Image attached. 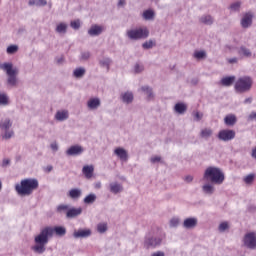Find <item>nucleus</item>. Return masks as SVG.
<instances>
[{"label":"nucleus","instance_id":"f257e3e1","mask_svg":"<svg viewBox=\"0 0 256 256\" xmlns=\"http://www.w3.org/2000/svg\"><path fill=\"white\" fill-rule=\"evenodd\" d=\"M53 235H56L57 237H65V235H67V228L64 226L44 227L40 233L35 236V245L32 246V251H34V253H38V255H43V253L47 251L45 245L49 243V239H51Z\"/></svg>","mask_w":256,"mask_h":256},{"label":"nucleus","instance_id":"a211bd4d","mask_svg":"<svg viewBox=\"0 0 256 256\" xmlns=\"http://www.w3.org/2000/svg\"><path fill=\"white\" fill-rule=\"evenodd\" d=\"M198 220L195 217L186 218L183 222L184 229H195L197 227Z\"/></svg>","mask_w":256,"mask_h":256},{"label":"nucleus","instance_id":"4be33fe9","mask_svg":"<svg viewBox=\"0 0 256 256\" xmlns=\"http://www.w3.org/2000/svg\"><path fill=\"white\" fill-rule=\"evenodd\" d=\"M199 23L202 25H208L211 26L213 23H215V18L209 14H204L199 18Z\"/></svg>","mask_w":256,"mask_h":256},{"label":"nucleus","instance_id":"423d86ee","mask_svg":"<svg viewBox=\"0 0 256 256\" xmlns=\"http://www.w3.org/2000/svg\"><path fill=\"white\" fill-rule=\"evenodd\" d=\"M126 37L130 41H141V39H147L149 37V30L147 28H134L126 31Z\"/></svg>","mask_w":256,"mask_h":256},{"label":"nucleus","instance_id":"49530a36","mask_svg":"<svg viewBox=\"0 0 256 256\" xmlns=\"http://www.w3.org/2000/svg\"><path fill=\"white\" fill-rule=\"evenodd\" d=\"M244 183H246V185H251V183H253V181H255V174H249L246 177H244L243 179Z\"/></svg>","mask_w":256,"mask_h":256},{"label":"nucleus","instance_id":"473e14b6","mask_svg":"<svg viewBox=\"0 0 256 256\" xmlns=\"http://www.w3.org/2000/svg\"><path fill=\"white\" fill-rule=\"evenodd\" d=\"M142 17L146 21H152V19H155V11H153L152 9H148L143 12Z\"/></svg>","mask_w":256,"mask_h":256},{"label":"nucleus","instance_id":"6e6552de","mask_svg":"<svg viewBox=\"0 0 256 256\" xmlns=\"http://www.w3.org/2000/svg\"><path fill=\"white\" fill-rule=\"evenodd\" d=\"M163 243V239L158 236H146L144 240V247L146 249H156Z\"/></svg>","mask_w":256,"mask_h":256},{"label":"nucleus","instance_id":"20e7f679","mask_svg":"<svg viewBox=\"0 0 256 256\" xmlns=\"http://www.w3.org/2000/svg\"><path fill=\"white\" fill-rule=\"evenodd\" d=\"M1 67L7 75L6 85L8 89H15V87L19 85V79H17L19 69L17 67H13V63L11 62L3 63Z\"/></svg>","mask_w":256,"mask_h":256},{"label":"nucleus","instance_id":"e2e57ef3","mask_svg":"<svg viewBox=\"0 0 256 256\" xmlns=\"http://www.w3.org/2000/svg\"><path fill=\"white\" fill-rule=\"evenodd\" d=\"M253 103V98L249 97L244 100V105H251Z\"/></svg>","mask_w":256,"mask_h":256},{"label":"nucleus","instance_id":"b1692460","mask_svg":"<svg viewBox=\"0 0 256 256\" xmlns=\"http://www.w3.org/2000/svg\"><path fill=\"white\" fill-rule=\"evenodd\" d=\"M235 76H226L223 77L220 80V85H222V87H231V85H233L235 83Z\"/></svg>","mask_w":256,"mask_h":256},{"label":"nucleus","instance_id":"37998d69","mask_svg":"<svg viewBox=\"0 0 256 256\" xmlns=\"http://www.w3.org/2000/svg\"><path fill=\"white\" fill-rule=\"evenodd\" d=\"M193 57H194L195 59H199V60L205 59V57H207V52H205V51H203V50H201V51H196V52H194Z\"/></svg>","mask_w":256,"mask_h":256},{"label":"nucleus","instance_id":"864d4df0","mask_svg":"<svg viewBox=\"0 0 256 256\" xmlns=\"http://www.w3.org/2000/svg\"><path fill=\"white\" fill-rule=\"evenodd\" d=\"M202 119H203V113L196 112V113L194 114V121L199 122V121H201Z\"/></svg>","mask_w":256,"mask_h":256},{"label":"nucleus","instance_id":"69168bd1","mask_svg":"<svg viewBox=\"0 0 256 256\" xmlns=\"http://www.w3.org/2000/svg\"><path fill=\"white\" fill-rule=\"evenodd\" d=\"M125 5H127V2L125 0L118 1V7H125Z\"/></svg>","mask_w":256,"mask_h":256},{"label":"nucleus","instance_id":"052dcab7","mask_svg":"<svg viewBox=\"0 0 256 256\" xmlns=\"http://www.w3.org/2000/svg\"><path fill=\"white\" fill-rule=\"evenodd\" d=\"M228 63H230V65H233L235 63H238L239 59L237 57H234V58H230L227 60Z\"/></svg>","mask_w":256,"mask_h":256},{"label":"nucleus","instance_id":"2f4dec72","mask_svg":"<svg viewBox=\"0 0 256 256\" xmlns=\"http://www.w3.org/2000/svg\"><path fill=\"white\" fill-rule=\"evenodd\" d=\"M13 129V121L10 118H6L1 124V131Z\"/></svg>","mask_w":256,"mask_h":256},{"label":"nucleus","instance_id":"f8f14e48","mask_svg":"<svg viewBox=\"0 0 256 256\" xmlns=\"http://www.w3.org/2000/svg\"><path fill=\"white\" fill-rule=\"evenodd\" d=\"M105 31V28L101 25L93 24L89 29H88V35L90 37H99Z\"/></svg>","mask_w":256,"mask_h":256},{"label":"nucleus","instance_id":"4468645a","mask_svg":"<svg viewBox=\"0 0 256 256\" xmlns=\"http://www.w3.org/2000/svg\"><path fill=\"white\" fill-rule=\"evenodd\" d=\"M120 99L122 103H125V105H131L135 99V96L133 95V92L127 91L120 95Z\"/></svg>","mask_w":256,"mask_h":256},{"label":"nucleus","instance_id":"c756f323","mask_svg":"<svg viewBox=\"0 0 256 256\" xmlns=\"http://www.w3.org/2000/svg\"><path fill=\"white\" fill-rule=\"evenodd\" d=\"M85 73H86L85 68L79 67L73 71V77H75L76 79H83V77H85Z\"/></svg>","mask_w":256,"mask_h":256},{"label":"nucleus","instance_id":"0e129e2a","mask_svg":"<svg viewBox=\"0 0 256 256\" xmlns=\"http://www.w3.org/2000/svg\"><path fill=\"white\" fill-rule=\"evenodd\" d=\"M151 256H165V252H163V251H157V252L152 253Z\"/></svg>","mask_w":256,"mask_h":256},{"label":"nucleus","instance_id":"bf43d9fd","mask_svg":"<svg viewBox=\"0 0 256 256\" xmlns=\"http://www.w3.org/2000/svg\"><path fill=\"white\" fill-rule=\"evenodd\" d=\"M65 62V57H58V58H56V63L58 64V65H63V63Z\"/></svg>","mask_w":256,"mask_h":256},{"label":"nucleus","instance_id":"f3484780","mask_svg":"<svg viewBox=\"0 0 256 256\" xmlns=\"http://www.w3.org/2000/svg\"><path fill=\"white\" fill-rule=\"evenodd\" d=\"M114 154H116L120 161H129V154L127 153V150L122 147L116 148Z\"/></svg>","mask_w":256,"mask_h":256},{"label":"nucleus","instance_id":"c03bdc74","mask_svg":"<svg viewBox=\"0 0 256 256\" xmlns=\"http://www.w3.org/2000/svg\"><path fill=\"white\" fill-rule=\"evenodd\" d=\"M156 43L154 40H148L142 44V47L144 49H153L155 47Z\"/></svg>","mask_w":256,"mask_h":256},{"label":"nucleus","instance_id":"de8ad7c7","mask_svg":"<svg viewBox=\"0 0 256 256\" xmlns=\"http://www.w3.org/2000/svg\"><path fill=\"white\" fill-rule=\"evenodd\" d=\"M90 57H91V52L89 51L81 52L80 61H89Z\"/></svg>","mask_w":256,"mask_h":256},{"label":"nucleus","instance_id":"9d476101","mask_svg":"<svg viewBox=\"0 0 256 256\" xmlns=\"http://www.w3.org/2000/svg\"><path fill=\"white\" fill-rule=\"evenodd\" d=\"M84 151L85 149L81 145H73L66 150V155L68 157H79V155H83Z\"/></svg>","mask_w":256,"mask_h":256},{"label":"nucleus","instance_id":"7ed1b4c3","mask_svg":"<svg viewBox=\"0 0 256 256\" xmlns=\"http://www.w3.org/2000/svg\"><path fill=\"white\" fill-rule=\"evenodd\" d=\"M203 179L212 183V185H223L225 182V173L219 167L209 166L204 171Z\"/></svg>","mask_w":256,"mask_h":256},{"label":"nucleus","instance_id":"ddd939ff","mask_svg":"<svg viewBox=\"0 0 256 256\" xmlns=\"http://www.w3.org/2000/svg\"><path fill=\"white\" fill-rule=\"evenodd\" d=\"M240 23L243 29H249V27L253 25V14L251 13L244 14Z\"/></svg>","mask_w":256,"mask_h":256},{"label":"nucleus","instance_id":"6e6d98bb","mask_svg":"<svg viewBox=\"0 0 256 256\" xmlns=\"http://www.w3.org/2000/svg\"><path fill=\"white\" fill-rule=\"evenodd\" d=\"M151 163L155 164V163H160L161 161V156H153L150 158Z\"/></svg>","mask_w":256,"mask_h":256},{"label":"nucleus","instance_id":"a19ab883","mask_svg":"<svg viewBox=\"0 0 256 256\" xmlns=\"http://www.w3.org/2000/svg\"><path fill=\"white\" fill-rule=\"evenodd\" d=\"M230 11H232L233 13H237L240 11L241 9V1H237V2H234L230 5L229 7Z\"/></svg>","mask_w":256,"mask_h":256},{"label":"nucleus","instance_id":"f704fd0d","mask_svg":"<svg viewBox=\"0 0 256 256\" xmlns=\"http://www.w3.org/2000/svg\"><path fill=\"white\" fill-rule=\"evenodd\" d=\"M28 5L30 7H33V5L36 7H45V5H47V0H29Z\"/></svg>","mask_w":256,"mask_h":256},{"label":"nucleus","instance_id":"79ce46f5","mask_svg":"<svg viewBox=\"0 0 256 256\" xmlns=\"http://www.w3.org/2000/svg\"><path fill=\"white\" fill-rule=\"evenodd\" d=\"M238 53L240 55H243L244 57H251L252 55L251 50H249V48H246L245 46L240 47Z\"/></svg>","mask_w":256,"mask_h":256},{"label":"nucleus","instance_id":"5701e85b","mask_svg":"<svg viewBox=\"0 0 256 256\" xmlns=\"http://www.w3.org/2000/svg\"><path fill=\"white\" fill-rule=\"evenodd\" d=\"M175 113H178V115H185L187 113V104L183 102H178L174 106Z\"/></svg>","mask_w":256,"mask_h":256},{"label":"nucleus","instance_id":"393cba45","mask_svg":"<svg viewBox=\"0 0 256 256\" xmlns=\"http://www.w3.org/2000/svg\"><path fill=\"white\" fill-rule=\"evenodd\" d=\"M224 123L227 127H233L237 123V116L235 114H228L224 118Z\"/></svg>","mask_w":256,"mask_h":256},{"label":"nucleus","instance_id":"ea45409f","mask_svg":"<svg viewBox=\"0 0 256 256\" xmlns=\"http://www.w3.org/2000/svg\"><path fill=\"white\" fill-rule=\"evenodd\" d=\"M211 135H213V130L206 128L201 130L200 132V137H202V139H209V137H211Z\"/></svg>","mask_w":256,"mask_h":256},{"label":"nucleus","instance_id":"c9c22d12","mask_svg":"<svg viewBox=\"0 0 256 256\" xmlns=\"http://www.w3.org/2000/svg\"><path fill=\"white\" fill-rule=\"evenodd\" d=\"M69 211V205L68 204H60L56 207V213L59 215H63V213H67Z\"/></svg>","mask_w":256,"mask_h":256},{"label":"nucleus","instance_id":"4c0bfd02","mask_svg":"<svg viewBox=\"0 0 256 256\" xmlns=\"http://www.w3.org/2000/svg\"><path fill=\"white\" fill-rule=\"evenodd\" d=\"M7 105H11V100L9 99V96L6 93L1 94V106L7 107Z\"/></svg>","mask_w":256,"mask_h":256},{"label":"nucleus","instance_id":"a18cd8bd","mask_svg":"<svg viewBox=\"0 0 256 256\" xmlns=\"http://www.w3.org/2000/svg\"><path fill=\"white\" fill-rule=\"evenodd\" d=\"M227 229H229V222H222L218 226V231L220 233H225V231H227Z\"/></svg>","mask_w":256,"mask_h":256},{"label":"nucleus","instance_id":"72a5a7b5","mask_svg":"<svg viewBox=\"0 0 256 256\" xmlns=\"http://www.w3.org/2000/svg\"><path fill=\"white\" fill-rule=\"evenodd\" d=\"M111 63H112V60L111 58H108V57H105L99 60L100 67H105L107 71H109Z\"/></svg>","mask_w":256,"mask_h":256},{"label":"nucleus","instance_id":"680f3d73","mask_svg":"<svg viewBox=\"0 0 256 256\" xmlns=\"http://www.w3.org/2000/svg\"><path fill=\"white\" fill-rule=\"evenodd\" d=\"M184 181L186 183H192L193 182V176L188 175V176L184 177Z\"/></svg>","mask_w":256,"mask_h":256},{"label":"nucleus","instance_id":"7c9ffc66","mask_svg":"<svg viewBox=\"0 0 256 256\" xmlns=\"http://www.w3.org/2000/svg\"><path fill=\"white\" fill-rule=\"evenodd\" d=\"M67 27L68 25L66 23L61 22L56 26L55 31L59 33V35H65V33H67Z\"/></svg>","mask_w":256,"mask_h":256},{"label":"nucleus","instance_id":"e433bc0d","mask_svg":"<svg viewBox=\"0 0 256 256\" xmlns=\"http://www.w3.org/2000/svg\"><path fill=\"white\" fill-rule=\"evenodd\" d=\"M93 171H94L93 166H84L82 169V172L85 174V177H87L88 179H90V177H93Z\"/></svg>","mask_w":256,"mask_h":256},{"label":"nucleus","instance_id":"dca6fc26","mask_svg":"<svg viewBox=\"0 0 256 256\" xmlns=\"http://www.w3.org/2000/svg\"><path fill=\"white\" fill-rule=\"evenodd\" d=\"M83 213V208H68V211L66 212V218L67 219H75V217H79Z\"/></svg>","mask_w":256,"mask_h":256},{"label":"nucleus","instance_id":"774afa93","mask_svg":"<svg viewBox=\"0 0 256 256\" xmlns=\"http://www.w3.org/2000/svg\"><path fill=\"white\" fill-rule=\"evenodd\" d=\"M252 157L256 159V148L252 150Z\"/></svg>","mask_w":256,"mask_h":256},{"label":"nucleus","instance_id":"2eb2a0df","mask_svg":"<svg viewBox=\"0 0 256 256\" xmlns=\"http://www.w3.org/2000/svg\"><path fill=\"white\" fill-rule=\"evenodd\" d=\"M87 107L90 111H97V109L101 107V99L90 98L87 102Z\"/></svg>","mask_w":256,"mask_h":256},{"label":"nucleus","instance_id":"09e8293b","mask_svg":"<svg viewBox=\"0 0 256 256\" xmlns=\"http://www.w3.org/2000/svg\"><path fill=\"white\" fill-rule=\"evenodd\" d=\"M97 231H98V233H105V231H107V224H105V223L98 224Z\"/></svg>","mask_w":256,"mask_h":256},{"label":"nucleus","instance_id":"bb28decb","mask_svg":"<svg viewBox=\"0 0 256 256\" xmlns=\"http://www.w3.org/2000/svg\"><path fill=\"white\" fill-rule=\"evenodd\" d=\"M121 192H123V185H121L117 182L110 183V193H113L114 195H117Z\"/></svg>","mask_w":256,"mask_h":256},{"label":"nucleus","instance_id":"3c124183","mask_svg":"<svg viewBox=\"0 0 256 256\" xmlns=\"http://www.w3.org/2000/svg\"><path fill=\"white\" fill-rule=\"evenodd\" d=\"M145 67L141 64H135L134 71L135 73H143Z\"/></svg>","mask_w":256,"mask_h":256},{"label":"nucleus","instance_id":"338daca9","mask_svg":"<svg viewBox=\"0 0 256 256\" xmlns=\"http://www.w3.org/2000/svg\"><path fill=\"white\" fill-rule=\"evenodd\" d=\"M191 85H197V83H199V80L197 78H193L191 81H190Z\"/></svg>","mask_w":256,"mask_h":256},{"label":"nucleus","instance_id":"58836bf2","mask_svg":"<svg viewBox=\"0 0 256 256\" xmlns=\"http://www.w3.org/2000/svg\"><path fill=\"white\" fill-rule=\"evenodd\" d=\"M17 51H19V46L17 44H12V45L8 46L6 49V53L8 55H15V53H17Z\"/></svg>","mask_w":256,"mask_h":256},{"label":"nucleus","instance_id":"6ab92c4d","mask_svg":"<svg viewBox=\"0 0 256 256\" xmlns=\"http://www.w3.org/2000/svg\"><path fill=\"white\" fill-rule=\"evenodd\" d=\"M140 91L142 93H144V95H146V99L147 101H153V99H155V94L153 93V88H151L150 86H142L140 88Z\"/></svg>","mask_w":256,"mask_h":256},{"label":"nucleus","instance_id":"603ef678","mask_svg":"<svg viewBox=\"0 0 256 256\" xmlns=\"http://www.w3.org/2000/svg\"><path fill=\"white\" fill-rule=\"evenodd\" d=\"M70 27H72V29H79L81 27V22L79 20H75V21H72L70 23Z\"/></svg>","mask_w":256,"mask_h":256},{"label":"nucleus","instance_id":"5fc2aeb1","mask_svg":"<svg viewBox=\"0 0 256 256\" xmlns=\"http://www.w3.org/2000/svg\"><path fill=\"white\" fill-rule=\"evenodd\" d=\"M11 165V159L4 158L2 161V167H9Z\"/></svg>","mask_w":256,"mask_h":256},{"label":"nucleus","instance_id":"412c9836","mask_svg":"<svg viewBox=\"0 0 256 256\" xmlns=\"http://www.w3.org/2000/svg\"><path fill=\"white\" fill-rule=\"evenodd\" d=\"M215 185L217 184H213V183H206L202 186V193H204V195H213L215 193Z\"/></svg>","mask_w":256,"mask_h":256},{"label":"nucleus","instance_id":"a878e982","mask_svg":"<svg viewBox=\"0 0 256 256\" xmlns=\"http://www.w3.org/2000/svg\"><path fill=\"white\" fill-rule=\"evenodd\" d=\"M56 121H67L69 119V112L67 110L57 111L55 114Z\"/></svg>","mask_w":256,"mask_h":256},{"label":"nucleus","instance_id":"39448f33","mask_svg":"<svg viewBox=\"0 0 256 256\" xmlns=\"http://www.w3.org/2000/svg\"><path fill=\"white\" fill-rule=\"evenodd\" d=\"M253 87V79L249 76H243L237 79L234 84V91L236 93H249Z\"/></svg>","mask_w":256,"mask_h":256},{"label":"nucleus","instance_id":"1a4fd4ad","mask_svg":"<svg viewBox=\"0 0 256 256\" xmlns=\"http://www.w3.org/2000/svg\"><path fill=\"white\" fill-rule=\"evenodd\" d=\"M235 135H236L235 130L224 129L218 133V139L224 142L233 141V139L235 138Z\"/></svg>","mask_w":256,"mask_h":256},{"label":"nucleus","instance_id":"cd10ccee","mask_svg":"<svg viewBox=\"0 0 256 256\" xmlns=\"http://www.w3.org/2000/svg\"><path fill=\"white\" fill-rule=\"evenodd\" d=\"M95 201H97V194L95 193H90L86 195L85 198L83 199L84 205H93Z\"/></svg>","mask_w":256,"mask_h":256},{"label":"nucleus","instance_id":"c85d7f7f","mask_svg":"<svg viewBox=\"0 0 256 256\" xmlns=\"http://www.w3.org/2000/svg\"><path fill=\"white\" fill-rule=\"evenodd\" d=\"M1 131H2L1 138L4 139L5 141H9V139H12V137H15V131H13V129L1 130Z\"/></svg>","mask_w":256,"mask_h":256},{"label":"nucleus","instance_id":"9b49d317","mask_svg":"<svg viewBox=\"0 0 256 256\" xmlns=\"http://www.w3.org/2000/svg\"><path fill=\"white\" fill-rule=\"evenodd\" d=\"M93 234L91 229H78L73 232L74 239H89V237Z\"/></svg>","mask_w":256,"mask_h":256},{"label":"nucleus","instance_id":"0eeeda50","mask_svg":"<svg viewBox=\"0 0 256 256\" xmlns=\"http://www.w3.org/2000/svg\"><path fill=\"white\" fill-rule=\"evenodd\" d=\"M243 246L247 249H256V232H248L242 239Z\"/></svg>","mask_w":256,"mask_h":256},{"label":"nucleus","instance_id":"aec40b11","mask_svg":"<svg viewBox=\"0 0 256 256\" xmlns=\"http://www.w3.org/2000/svg\"><path fill=\"white\" fill-rule=\"evenodd\" d=\"M83 195V190L80 188H72L68 192V197L70 199H73L74 201H77V199H81V196Z\"/></svg>","mask_w":256,"mask_h":256},{"label":"nucleus","instance_id":"f03ea898","mask_svg":"<svg viewBox=\"0 0 256 256\" xmlns=\"http://www.w3.org/2000/svg\"><path fill=\"white\" fill-rule=\"evenodd\" d=\"M37 189H39V180L36 178H25L15 185V191L21 197H29Z\"/></svg>","mask_w":256,"mask_h":256},{"label":"nucleus","instance_id":"13d9d810","mask_svg":"<svg viewBox=\"0 0 256 256\" xmlns=\"http://www.w3.org/2000/svg\"><path fill=\"white\" fill-rule=\"evenodd\" d=\"M248 121H256V111H252L248 116Z\"/></svg>","mask_w":256,"mask_h":256},{"label":"nucleus","instance_id":"4d7b16f0","mask_svg":"<svg viewBox=\"0 0 256 256\" xmlns=\"http://www.w3.org/2000/svg\"><path fill=\"white\" fill-rule=\"evenodd\" d=\"M50 148L52 149V151L57 152L59 151V144H57V142H53L51 143Z\"/></svg>","mask_w":256,"mask_h":256},{"label":"nucleus","instance_id":"8fccbe9b","mask_svg":"<svg viewBox=\"0 0 256 256\" xmlns=\"http://www.w3.org/2000/svg\"><path fill=\"white\" fill-rule=\"evenodd\" d=\"M169 225L172 229L175 227H179V218L170 219Z\"/></svg>","mask_w":256,"mask_h":256}]
</instances>
